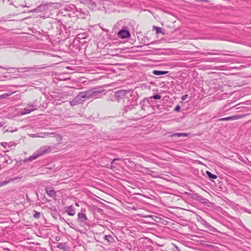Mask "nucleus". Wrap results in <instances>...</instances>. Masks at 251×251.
<instances>
[{"instance_id": "c756f323", "label": "nucleus", "mask_w": 251, "mask_h": 251, "mask_svg": "<svg viewBox=\"0 0 251 251\" xmlns=\"http://www.w3.org/2000/svg\"><path fill=\"white\" fill-rule=\"evenodd\" d=\"M185 194L186 195H187V196H188L190 197L191 196V195H192V194H191V193H190L187 192H185Z\"/></svg>"}, {"instance_id": "7ed1b4c3", "label": "nucleus", "mask_w": 251, "mask_h": 251, "mask_svg": "<svg viewBox=\"0 0 251 251\" xmlns=\"http://www.w3.org/2000/svg\"><path fill=\"white\" fill-rule=\"evenodd\" d=\"M36 105L31 104L29 105L26 107L25 108L22 112V115H25L30 113L31 112L36 109Z\"/></svg>"}, {"instance_id": "cd10ccee", "label": "nucleus", "mask_w": 251, "mask_h": 251, "mask_svg": "<svg viewBox=\"0 0 251 251\" xmlns=\"http://www.w3.org/2000/svg\"><path fill=\"white\" fill-rule=\"evenodd\" d=\"M180 106L179 105H177L176 107V108H175V110L176 111L178 112V111H180Z\"/></svg>"}, {"instance_id": "0eeeda50", "label": "nucleus", "mask_w": 251, "mask_h": 251, "mask_svg": "<svg viewBox=\"0 0 251 251\" xmlns=\"http://www.w3.org/2000/svg\"><path fill=\"white\" fill-rule=\"evenodd\" d=\"M241 117H242L241 116L239 115H234V116H232L221 118V119H219L218 121H232V120H237Z\"/></svg>"}, {"instance_id": "5701e85b", "label": "nucleus", "mask_w": 251, "mask_h": 251, "mask_svg": "<svg viewBox=\"0 0 251 251\" xmlns=\"http://www.w3.org/2000/svg\"><path fill=\"white\" fill-rule=\"evenodd\" d=\"M154 27L155 29L156 33H162V28L161 27L157 26H154Z\"/></svg>"}, {"instance_id": "393cba45", "label": "nucleus", "mask_w": 251, "mask_h": 251, "mask_svg": "<svg viewBox=\"0 0 251 251\" xmlns=\"http://www.w3.org/2000/svg\"><path fill=\"white\" fill-rule=\"evenodd\" d=\"M199 195L197 194H192L191 196L190 197L192 199H196V198H199Z\"/></svg>"}, {"instance_id": "b1692460", "label": "nucleus", "mask_w": 251, "mask_h": 251, "mask_svg": "<svg viewBox=\"0 0 251 251\" xmlns=\"http://www.w3.org/2000/svg\"><path fill=\"white\" fill-rule=\"evenodd\" d=\"M41 135L37 136V137L45 138L46 137L47 135H49V133H41Z\"/></svg>"}, {"instance_id": "bb28decb", "label": "nucleus", "mask_w": 251, "mask_h": 251, "mask_svg": "<svg viewBox=\"0 0 251 251\" xmlns=\"http://www.w3.org/2000/svg\"><path fill=\"white\" fill-rule=\"evenodd\" d=\"M145 102V100H143L142 102H140V105L142 106H141V109L142 110H145V108H144V103Z\"/></svg>"}, {"instance_id": "20e7f679", "label": "nucleus", "mask_w": 251, "mask_h": 251, "mask_svg": "<svg viewBox=\"0 0 251 251\" xmlns=\"http://www.w3.org/2000/svg\"><path fill=\"white\" fill-rule=\"evenodd\" d=\"M49 5L48 4H42L38 6L37 8L31 10L29 11V12H40L42 11H44L47 10L48 6Z\"/></svg>"}, {"instance_id": "ddd939ff", "label": "nucleus", "mask_w": 251, "mask_h": 251, "mask_svg": "<svg viewBox=\"0 0 251 251\" xmlns=\"http://www.w3.org/2000/svg\"><path fill=\"white\" fill-rule=\"evenodd\" d=\"M168 73V71H163L159 70H153L152 72V74L156 75H165L167 74Z\"/></svg>"}, {"instance_id": "aec40b11", "label": "nucleus", "mask_w": 251, "mask_h": 251, "mask_svg": "<svg viewBox=\"0 0 251 251\" xmlns=\"http://www.w3.org/2000/svg\"><path fill=\"white\" fill-rule=\"evenodd\" d=\"M34 214L33 215V217L35 218H39L41 216V213L39 212L36 211L35 210L33 211Z\"/></svg>"}, {"instance_id": "473e14b6", "label": "nucleus", "mask_w": 251, "mask_h": 251, "mask_svg": "<svg viewBox=\"0 0 251 251\" xmlns=\"http://www.w3.org/2000/svg\"><path fill=\"white\" fill-rule=\"evenodd\" d=\"M93 4H94V5H96V4L94 3V2L93 3Z\"/></svg>"}, {"instance_id": "4be33fe9", "label": "nucleus", "mask_w": 251, "mask_h": 251, "mask_svg": "<svg viewBox=\"0 0 251 251\" xmlns=\"http://www.w3.org/2000/svg\"><path fill=\"white\" fill-rule=\"evenodd\" d=\"M161 98V96L159 94L154 95L151 97V99H153L154 100H159Z\"/></svg>"}, {"instance_id": "dca6fc26", "label": "nucleus", "mask_w": 251, "mask_h": 251, "mask_svg": "<svg viewBox=\"0 0 251 251\" xmlns=\"http://www.w3.org/2000/svg\"><path fill=\"white\" fill-rule=\"evenodd\" d=\"M200 54L203 55H219V54L215 52H199Z\"/></svg>"}, {"instance_id": "f257e3e1", "label": "nucleus", "mask_w": 251, "mask_h": 251, "mask_svg": "<svg viewBox=\"0 0 251 251\" xmlns=\"http://www.w3.org/2000/svg\"><path fill=\"white\" fill-rule=\"evenodd\" d=\"M51 151V147L49 146H42L34 152L32 155L27 158L25 161L30 162L42 156L43 155L48 153Z\"/></svg>"}, {"instance_id": "6e6552de", "label": "nucleus", "mask_w": 251, "mask_h": 251, "mask_svg": "<svg viewBox=\"0 0 251 251\" xmlns=\"http://www.w3.org/2000/svg\"><path fill=\"white\" fill-rule=\"evenodd\" d=\"M45 191L48 196L51 198H55L56 197V192L52 187H46Z\"/></svg>"}, {"instance_id": "412c9836", "label": "nucleus", "mask_w": 251, "mask_h": 251, "mask_svg": "<svg viewBox=\"0 0 251 251\" xmlns=\"http://www.w3.org/2000/svg\"><path fill=\"white\" fill-rule=\"evenodd\" d=\"M146 171L147 172V173L150 175H152L153 174H155V172H154L152 170H151L150 168H145Z\"/></svg>"}, {"instance_id": "9b49d317", "label": "nucleus", "mask_w": 251, "mask_h": 251, "mask_svg": "<svg viewBox=\"0 0 251 251\" xmlns=\"http://www.w3.org/2000/svg\"><path fill=\"white\" fill-rule=\"evenodd\" d=\"M20 177H11V178H9L8 179H7L6 180H4V181H0V187L2 186H4V185H5L7 184H8L9 183H10V182L11 181H13L17 179H19L20 178Z\"/></svg>"}, {"instance_id": "c85d7f7f", "label": "nucleus", "mask_w": 251, "mask_h": 251, "mask_svg": "<svg viewBox=\"0 0 251 251\" xmlns=\"http://www.w3.org/2000/svg\"><path fill=\"white\" fill-rule=\"evenodd\" d=\"M187 98H188V95H187V94H186V95H185L183 96L182 97L181 99H182V100H186Z\"/></svg>"}, {"instance_id": "f3484780", "label": "nucleus", "mask_w": 251, "mask_h": 251, "mask_svg": "<svg viewBox=\"0 0 251 251\" xmlns=\"http://www.w3.org/2000/svg\"><path fill=\"white\" fill-rule=\"evenodd\" d=\"M206 174L210 178L216 179L217 178V176L216 175L212 174L208 171L206 172Z\"/></svg>"}, {"instance_id": "7c9ffc66", "label": "nucleus", "mask_w": 251, "mask_h": 251, "mask_svg": "<svg viewBox=\"0 0 251 251\" xmlns=\"http://www.w3.org/2000/svg\"><path fill=\"white\" fill-rule=\"evenodd\" d=\"M120 160V158H115L113 160H112V163H113L114 161H116V160Z\"/></svg>"}, {"instance_id": "2f4dec72", "label": "nucleus", "mask_w": 251, "mask_h": 251, "mask_svg": "<svg viewBox=\"0 0 251 251\" xmlns=\"http://www.w3.org/2000/svg\"><path fill=\"white\" fill-rule=\"evenodd\" d=\"M75 205H76V206H78V204H77V203H75Z\"/></svg>"}, {"instance_id": "a211bd4d", "label": "nucleus", "mask_w": 251, "mask_h": 251, "mask_svg": "<svg viewBox=\"0 0 251 251\" xmlns=\"http://www.w3.org/2000/svg\"><path fill=\"white\" fill-rule=\"evenodd\" d=\"M86 93L85 92V91H81L78 93V96L81 99L86 98L87 96L86 95Z\"/></svg>"}, {"instance_id": "72a5a7b5", "label": "nucleus", "mask_w": 251, "mask_h": 251, "mask_svg": "<svg viewBox=\"0 0 251 251\" xmlns=\"http://www.w3.org/2000/svg\"><path fill=\"white\" fill-rule=\"evenodd\" d=\"M2 68L0 66V68Z\"/></svg>"}, {"instance_id": "f03ea898", "label": "nucleus", "mask_w": 251, "mask_h": 251, "mask_svg": "<svg viewBox=\"0 0 251 251\" xmlns=\"http://www.w3.org/2000/svg\"><path fill=\"white\" fill-rule=\"evenodd\" d=\"M129 92V91L125 90L117 91L115 93V97L118 101H120L121 100L125 98L127 93Z\"/></svg>"}, {"instance_id": "9d476101", "label": "nucleus", "mask_w": 251, "mask_h": 251, "mask_svg": "<svg viewBox=\"0 0 251 251\" xmlns=\"http://www.w3.org/2000/svg\"><path fill=\"white\" fill-rule=\"evenodd\" d=\"M78 220L81 223H85L86 221H88V219L85 213L82 212L78 213L77 214Z\"/></svg>"}, {"instance_id": "1a4fd4ad", "label": "nucleus", "mask_w": 251, "mask_h": 251, "mask_svg": "<svg viewBox=\"0 0 251 251\" xmlns=\"http://www.w3.org/2000/svg\"><path fill=\"white\" fill-rule=\"evenodd\" d=\"M66 212L68 215L70 216H74L75 214V207L73 205H70L66 207Z\"/></svg>"}, {"instance_id": "4468645a", "label": "nucleus", "mask_w": 251, "mask_h": 251, "mask_svg": "<svg viewBox=\"0 0 251 251\" xmlns=\"http://www.w3.org/2000/svg\"><path fill=\"white\" fill-rule=\"evenodd\" d=\"M188 134L184 133H175L171 135V137H186Z\"/></svg>"}, {"instance_id": "a878e982", "label": "nucleus", "mask_w": 251, "mask_h": 251, "mask_svg": "<svg viewBox=\"0 0 251 251\" xmlns=\"http://www.w3.org/2000/svg\"><path fill=\"white\" fill-rule=\"evenodd\" d=\"M173 246H174L173 250L174 251H180V249L177 246H176V245H173Z\"/></svg>"}, {"instance_id": "2eb2a0df", "label": "nucleus", "mask_w": 251, "mask_h": 251, "mask_svg": "<svg viewBox=\"0 0 251 251\" xmlns=\"http://www.w3.org/2000/svg\"><path fill=\"white\" fill-rule=\"evenodd\" d=\"M101 92V91H93L92 90V98H97L98 97L99 94Z\"/></svg>"}, {"instance_id": "f8f14e48", "label": "nucleus", "mask_w": 251, "mask_h": 251, "mask_svg": "<svg viewBox=\"0 0 251 251\" xmlns=\"http://www.w3.org/2000/svg\"><path fill=\"white\" fill-rule=\"evenodd\" d=\"M104 239L107 241L108 243H113L115 242L114 238L111 235H105Z\"/></svg>"}, {"instance_id": "39448f33", "label": "nucleus", "mask_w": 251, "mask_h": 251, "mask_svg": "<svg viewBox=\"0 0 251 251\" xmlns=\"http://www.w3.org/2000/svg\"><path fill=\"white\" fill-rule=\"evenodd\" d=\"M118 35L119 37L122 39H124L129 37L130 34L128 31L126 30L122 29L118 32Z\"/></svg>"}, {"instance_id": "6ab92c4d", "label": "nucleus", "mask_w": 251, "mask_h": 251, "mask_svg": "<svg viewBox=\"0 0 251 251\" xmlns=\"http://www.w3.org/2000/svg\"><path fill=\"white\" fill-rule=\"evenodd\" d=\"M85 92L86 93V95L87 96L86 99H90L92 98V90H89L87 91H85Z\"/></svg>"}, {"instance_id": "423d86ee", "label": "nucleus", "mask_w": 251, "mask_h": 251, "mask_svg": "<svg viewBox=\"0 0 251 251\" xmlns=\"http://www.w3.org/2000/svg\"><path fill=\"white\" fill-rule=\"evenodd\" d=\"M83 100L77 95L75 99L70 101L71 106H75L82 103Z\"/></svg>"}]
</instances>
